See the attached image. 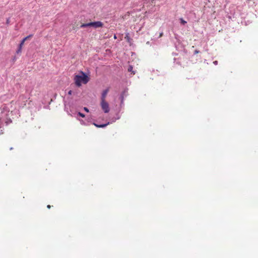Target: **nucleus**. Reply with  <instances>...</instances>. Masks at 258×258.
<instances>
[{
    "instance_id": "f257e3e1",
    "label": "nucleus",
    "mask_w": 258,
    "mask_h": 258,
    "mask_svg": "<svg viewBox=\"0 0 258 258\" xmlns=\"http://www.w3.org/2000/svg\"><path fill=\"white\" fill-rule=\"evenodd\" d=\"M10 109L8 106L6 104H3L0 108V128L1 127V123L5 121L7 124L12 121L8 118Z\"/></svg>"
},
{
    "instance_id": "f03ea898",
    "label": "nucleus",
    "mask_w": 258,
    "mask_h": 258,
    "mask_svg": "<svg viewBox=\"0 0 258 258\" xmlns=\"http://www.w3.org/2000/svg\"><path fill=\"white\" fill-rule=\"evenodd\" d=\"M81 74L76 75L74 78L75 84L78 87H80L82 83L87 84L89 81V78L86 73L81 72Z\"/></svg>"
},
{
    "instance_id": "7ed1b4c3",
    "label": "nucleus",
    "mask_w": 258,
    "mask_h": 258,
    "mask_svg": "<svg viewBox=\"0 0 258 258\" xmlns=\"http://www.w3.org/2000/svg\"><path fill=\"white\" fill-rule=\"evenodd\" d=\"M27 99L28 98L26 96L24 95H20L17 101L18 104L20 107H23L26 104V102L28 101Z\"/></svg>"
},
{
    "instance_id": "20e7f679",
    "label": "nucleus",
    "mask_w": 258,
    "mask_h": 258,
    "mask_svg": "<svg viewBox=\"0 0 258 258\" xmlns=\"http://www.w3.org/2000/svg\"><path fill=\"white\" fill-rule=\"evenodd\" d=\"M101 108L105 113H108L109 111V107L108 103L105 101H101L100 103Z\"/></svg>"
},
{
    "instance_id": "39448f33",
    "label": "nucleus",
    "mask_w": 258,
    "mask_h": 258,
    "mask_svg": "<svg viewBox=\"0 0 258 258\" xmlns=\"http://www.w3.org/2000/svg\"><path fill=\"white\" fill-rule=\"evenodd\" d=\"M109 88H108L104 90L102 92V94H101V101L105 100L106 96L108 92H109Z\"/></svg>"
},
{
    "instance_id": "423d86ee",
    "label": "nucleus",
    "mask_w": 258,
    "mask_h": 258,
    "mask_svg": "<svg viewBox=\"0 0 258 258\" xmlns=\"http://www.w3.org/2000/svg\"><path fill=\"white\" fill-rule=\"evenodd\" d=\"M93 27L95 28H99V27H101L103 25V24L102 22H100V21H97V22H93Z\"/></svg>"
},
{
    "instance_id": "0eeeda50",
    "label": "nucleus",
    "mask_w": 258,
    "mask_h": 258,
    "mask_svg": "<svg viewBox=\"0 0 258 258\" xmlns=\"http://www.w3.org/2000/svg\"><path fill=\"white\" fill-rule=\"evenodd\" d=\"M128 95L127 89H124L120 94L119 98L124 99Z\"/></svg>"
},
{
    "instance_id": "6e6552de",
    "label": "nucleus",
    "mask_w": 258,
    "mask_h": 258,
    "mask_svg": "<svg viewBox=\"0 0 258 258\" xmlns=\"http://www.w3.org/2000/svg\"><path fill=\"white\" fill-rule=\"evenodd\" d=\"M93 22H90L88 23H84L81 25V28H86L88 27H93Z\"/></svg>"
},
{
    "instance_id": "1a4fd4ad",
    "label": "nucleus",
    "mask_w": 258,
    "mask_h": 258,
    "mask_svg": "<svg viewBox=\"0 0 258 258\" xmlns=\"http://www.w3.org/2000/svg\"><path fill=\"white\" fill-rule=\"evenodd\" d=\"M33 35L31 34V35H29V36L25 37L21 42V43H20L19 44V47L20 48H22L23 45L24 44V43L25 42V40H27V39H28L29 38H30L31 37H32Z\"/></svg>"
},
{
    "instance_id": "9d476101",
    "label": "nucleus",
    "mask_w": 258,
    "mask_h": 258,
    "mask_svg": "<svg viewBox=\"0 0 258 258\" xmlns=\"http://www.w3.org/2000/svg\"><path fill=\"white\" fill-rule=\"evenodd\" d=\"M33 35L31 34V35H29V36L25 37L21 42V43H20L19 44V47L20 48H22L23 45L24 44V43L25 42V40H27V39H28L29 38H30L31 37H32Z\"/></svg>"
},
{
    "instance_id": "9b49d317",
    "label": "nucleus",
    "mask_w": 258,
    "mask_h": 258,
    "mask_svg": "<svg viewBox=\"0 0 258 258\" xmlns=\"http://www.w3.org/2000/svg\"><path fill=\"white\" fill-rule=\"evenodd\" d=\"M109 124H110L109 122H108L107 123H105V124H96V123H94V125L96 126V127H101V128L105 127L107 125H108Z\"/></svg>"
},
{
    "instance_id": "f8f14e48",
    "label": "nucleus",
    "mask_w": 258,
    "mask_h": 258,
    "mask_svg": "<svg viewBox=\"0 0 258 258\" xmlns=\"http://www.w3.org/2000/svg\"><path fill=\"white\" fill-rule=\"evenodd\" d=\"M116 116H117L116 118H113L110 120V121H109L110 122V123L114 122L116 120L119 119L120 118V117L118 114H117Z\"/></svg>"
},
{
    "instance_id": "ddd939ff",
    "label": "nucleus",
    "mask_w": 258,
    "mask_h": 258,
    "mask_svg": "<svg viewBox=\"0 0 258 258\" xmlns=\"http://www.w3.org/2000/svg\"><path fill=\"white\" fill-rule=\"evenodd\" d=\"M133 68L132 66H129V67L127 69L128 72H132V74L134 75V74H135V72L134 71H133Z\"/></svg>"
},
{
    "instance_id": "4468645a",
    "label": "nucleus",
    "mask_w": 258,
    "mask_h": 258,
    "mask_svg": "<svg viewBox=\"0 0 258 258\" xmlns=\"http://www.w3.org/2000/svg\"><path fill=\"white\" fill-rule=\"evenodd\" d=\"M179 20L181 25H184L187 23V22L184 20L182 18H180Z\"/></svg>"
},
{
    "instance_id": "2eb2a0df",
    "label": "nucleus",
    "mask_w": 258,
    "mask_h": 258,
    "mask_svg": "<svg viewBox=\"0 0 258 258\" xmlns=\"http://www.w3.org/2000/svg\"><path fill=\"white\" fill-rule=\"evenodd\" d=\"M120 107H122L124 105V99L123 98H120Z\"/></svg>"
},
{
    "instance_id": "dca6fc26",
    "label": "nucleus",
    "mask_w": 258,
    "mask_h": 258,
    "mask_svg": "<svg viewBox=\"0 0 258 258\" xmlns=\"http://www.w3.org/2000/svg\"><path fill=\"white\" fill-rule=\"evenodd\" d=\"M125 39L128 41V42H130V37L128 36V34H126L125 36Z\"/></svg>"
},
{
    "instance_id": "f3484780",
    "label": "nucleus",
    "mask_w": 258,
    "mask_h": 258,
    "mask_svg": "<svg viewBox=\"0 0 258 258\" xmlns=\"http://www.w3.org/2000/svg\"><path fill=\"white\" fill-rule=\"evenodd\" d=\"M78 115L82 117H84L85 116V114L81 113V112H79L78 113H77Z\"/></svg>"
},
{
    "instance_id": "a211bd4d",
    "label": "nucleus",
    "mask_w": 258,
    "mask_h": 258,
    "mask_svg": "<svg viewBox=\"0 0 258 258\" xmlns=\"http://www.w3.org/2000/svg\"><path fill=\"white\" fill-rule=\"evenodd\" d=\"M21 49H22V48H20V47H19V48L17 50V53H19V52H21Z\"/></svg>"
},
{
    "instance_id": "6ab92c4d",
    "label": "nucleus",
    "mask_w": 258,
    "mask_h": 258,
    "mask_svg": "<svg viewBox=\"0 0 258 258\" xmlns=\"http://www.w3.org/2000/svg\"><path fill=\"white\" fill-rule=\"evenodd\" d=\"M84 110L86 111L87 112H89V109L87 107H84Z\"/></svg>"
},
{
    "instance_id": "aec40b11",
    "label": "nucleus",
    "mask_w": 258,
    "mask_h": 258,
    "mask_svg": "<svg viewBox=\"0 0 258 258\" xmlns=\"http://www.w3.org/2000/svg\"><path fill=\"white\" fill-rule=\"evenodd\" d=\"M72 90H70L69 92H68V94L69 95H72Z\"/></svg>"
},
{
    "instance_id": "412c9836",
    "label": "nucleus",
    "mask_w": 258,
    "mask_h": 258,
    "mask_svg": "<svg viewBox=\"0 0 258 258\" xmlns=\"http://www.w3.org/2000/svg\"><path fill=\"white\" fill-rule=\"evenodd\" d=\"M200 51L199 50H196L194 52V54H197Z\"/></svg>"
},
{
    "instance_id": "4be33fe9",
    "label": "nucleus",
    "mask_w": 258,
    "mask_h": 258,
    "mask_svg": "<svg viewBox=\"0 0 258 258\" xmlns=\"http://www.w3.org/2000/svg\"><path fill=\"white\" fill-rule=\"evenodd\" d=\"M213 63L215 65H217L218 64V61L215 60L213 62Z\"/></svg>"
},
{
    "instance_id": "5701e85b",
    "label": "nucleus",
    "mask_w": 258,
    "mask_h": 258,
    "mask_svg": "<svg viewBox=\"0 0 258 258\" xmlns=\"http://www.w3.org/2000/svg\"><path fill=\"white\" fill-rule=\"evenodd\" d=\"M9 20H10V19H9V18H8V19L7 20V24H9V22H10Z\"/></svg>"
},
{
    "instance_id": "b1692460",
    "label": "nucleus",
    "mask_w": 258,
    "mask_h": 258,
    "mask_svg": "<svg viewBox=\"0 0 258 258\" xmlns=\"http://www.w3.org/2000/svg\"><path fill=\"white\" fill-rule=\"evenodd\" d=\"M114 39H116L117 38V37H116V35H114Z\"/></svg>"
},
{
    "instance_id": "393cba45",
    "label": "nucleus",
    "mask_w": 258,
    "mask_h": 258,
    "mask_svg": "<svg viewBox=\"0 0 258 258\" xmlns=\"http://www.w3.org/2000/svg\"><path fill=\"white\" fill-rule=\"evenodd\" d=\"M47 207L48 209H49V208H50V206L48 205H47Z\"/></svg>"
},
{
    "instance_id": "a878e982",
    "label": "nucleus",
    "mask_w": 258,
    "mask_h": 258,
    "mask_svg": "<svg viewBox=\"0 0 258 258\" xmlns=\"http://www.w3.org/2000/svg\"><path fill=\"white\" fill-rule=\"evenodd\" d=\"M3 134V133L2 132V131H1L0 132V135H1V134Z\"/></svg>"
}]
</instances>
